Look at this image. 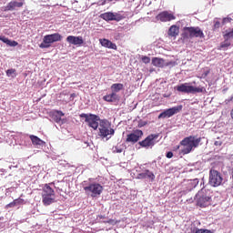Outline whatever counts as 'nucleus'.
I'll return each instance as SVG.
<instances>
[{
    "mask_svg": "<svg viewBox=\"0 0 233 233\" xmlns=\"http://www.w3.org/2000/svg\"><path fill=\"white\" fill-rule=\"evenodd\" d=\"M167 35L169 37H177L179 35V27L176 25H171L168 29Z\"/></svg>",
    "mask_w": 233,
    "mask_h": 233,
    "instance_id": "obj_19",
    "label": "nucleus"
},
{
    "mask_svg": "<svg viewBox=\"0 0 233 233\" xmlns=\"http://www.w3.org/2000/svg\"><path fill=\"white\" fill-rule=\"evenodd\" d=\"M116 97H117V95L116 93H111L109 95L104 96L103 99L104 101H107V103H112L116 101Z\"/></svg>",
    "mask_w": 233,
    "mask_h": 233,
    "instance_id": "obj_25",
    "label": "nucleus"
},
{
    "mask_svg": "<svg viewBox=\"0 0 233 233\" xmlns=\"http://www.w3.org/2000/svg\"><path fill=\"white\" fill-rule=\"evenodd\" d=\"M0 41H3L5 45H10V39L6 38V36H0Z\"/></svg>",
    "mask_w": 233,
    "mask_h": 233,
    "instance_id": "obj_35",
    "label": "nucleus"
},
{
    "mask_svg": "<svg viewBox=\"0 0 233 233\" xmlns=\"http://www.w3.org/2000/svg\"><path fill=\"white\" fill-rule=\"evenodd\" d=\"M98 130V136L102 137V139L106 138V141H108V139H110V137L116 134V130L112 128L108 120H100Z\"/></svg>",
    "mask_w": 233,
    "mask_h": 233,
    "instance_id": "obj_2",
    "label": "nucleus"
},
{
    "mask_svg": "<svg viewBox=\"0 0 233 233\" xmlns=\"http://www.w3.org/2000/svg\"><path fill=\"white\" fill-rule=\"evenodd\" d=\"M63 116H65V113L59 110H56L51 114V117L55 123H61V117H63Z\"/></svg>",
    "mask_w": 233,
    "mask_h": 233,
    "instance_id": "obj_20",
    "label": "nucleus"
},
{
    "mask_svg": "<svg viewBox=\"0 0 233 233\" xmlns=\"http://www.w3.org/2000/svg\"><path fill=\"white\" fill-rule=\"evenodd\" d=\"M69 45H75L76 46H81L85 41L83 40V36H74L68 35L66 39Z\"/></svg>",
    "mask_w": 233,
    "mask_h": 233,
    "instance_id": "obj_13",
    "label": "nucleus"
},
{
    "mask_svg": "<svg viewBox=\"0 0 233 233\" xmlns=\"http://www.w3.org/2000/svg\"><path fill=\"white\" fill-rule=\"evenodd\" d=\"M221 27V22L220 21H216L214 24V29L217 30L218 28Z\"/></svg>",
    "mask_w": 233,
    "mask_h": 233,
    "instance_id": "obj_38",
    "label": "nucleus"
},
{
    "mask_svg": "<svg viewBox=\"0 0 233 233\" xmlns=\"http://www.w3.org/2000/svg\"><path fill=\"white\" fill-rule=\"evenodd\" d=\"M208 184L210 187H221L223 184V175L214 168L209 170Z\"/></svg>",
    "mask_w": 233,
    "mask_h": 233,
    "instance_id": "obj_6",
    "label": "nucleus"
},
{
    "mask_svg": "<svg viewBox=\"0 0 233 233\" xmlns=\"http://www.w3.org/2000/svg\"><path fill=\"white\" fill-rule=\"evenodd\" d=\"M56 201V196H42V203L45 207L52 205Z\"/></svg>",
    "mask_w": 233,
    "mask_h": 233,
    "instance_id": "obj_22",
    "label": "nucleus"
},
{
    "mask_svg": "<svg viewBox=\"0 0 233 233\" xmlns=\"http://www.w3.org/2000/svg\"><path fill=\"white\" fill-rule=\"evenodd\" d=\"M154 139H157V135L151 134L147 136L144 140L138 142V145L143 148H148V147H154Z\"/></svg>",
    "mask_w": 233,
    "mask_h": 233,
    "instance_id": "obj_11",
    "label": "nucleus"
},
{
    "mask_svg": "<svg viewBox=\"0 0 233 233\" xmlns=\"http://www.w3.org/2000/svg\"><path fill=\"white\" fill-rule=\"evenodd\" d=\"M215 147H221L223 145V142H221V140H217L214 143Z\"/></svg>",
    "mask_w": 233,
    "mask_h": 233,
    "instance_id": "obj_43",
    "label": "nucleus"
},
{
    "mask_svg": "<svg viewBox=\"0 0 233 233\" xmlns=\"http://www.w3.org/2000/svg\"><path fill=\"white\" fill-rule=\"evenodd\" d=\"M228 46H230V42H228V39H225V41L220 45V48H228Z\"/></svg>",
    "mask_w": 233,
    "mask_h": 233,
    "instance_id": "obj_33",
    "label": "nucleus"
},
{
    "mask_svg": "<svg viewBox=\"0 0 233 233\" xmlns=\"http://www.w3.org/2000/svg\"><path fill=\"white\" fill-rule=\"evenodd\" d=\"M157 21H161L162 23H167L168 21H174V19H176V16L173 14L168 13V11H163L157 15Z\"/></svg>",
    "mask_w": 233,
    "mask_h": 233,
    "instance_id": "obj_12",
    "label": "nucleus"
},
{
    "mask_svg": "<svg viewBox=\"0 0 233 233\" xmlns=\"http://www.w3.org/2000/svg\"><path fill=\"white\" fill-rule=\"evenodd\" d=\"M101 19H104V21H114V13L107 12L100 15Z\"/></svg>",
    "mask_w": 233,
    "mask_h": 233,
    "instance_id": "obj_24",
    "label": "nucleus"
},
{
    "mask_svg": "<svg viewBox=\"0 0 233 233\" xmlns=\"http://www.w3.org/2000/svg\"><path fill=\"white\" fill-rule=\"evenodd\" d=\"M84 190L86 196H90L91 198H99V196L103 194V186L97 182H95L84 187Z\"/></svg>",
    "mask_w": 233,
    "mask_h": 233,
    "instance_id": "obj_5",
    "label": "nucleus"
},
{
    "mask_svg": "<svg viewBox=\"0 0 233 233\" xmlns=\"http://www.w3.org/2000/svg\"><path fill=\"white\" fill-rule=\"evenodd\" d=\"M197 205L201 208H206V207H209L212 203V198L208 196V191L205 188L200 189L197 196Z\"/></svg>",
    "mask_w": 233,
    "mask_h": 233,
    "instance_id": "obj_4",
    "label": "nucleus"
},
{
    "mask_svg": "<svg viewBox=\"0 0 233 233\" xmlns=\"http://www.w3.org/2000/svg\"><path fill=\"white\" fill-rule=\"evenodd\" d=\"M25 3L17 2V1H11L7 4V5L4 8L5 12L15 10V8H21Z\"/></svg>",
    "mask_w": 233,
    "mask_h": 233,
    "instance_id": "obj_14",
    "label": "nucleus"
},
{
    "mask_svg": "<svg viewBox=\"0 0 233 233\" xmlns=\"http://www.w3.org/2000/svg\"><path fill=\"white\" fill-rule=\"evenodd\" d=\"M42 196H56V191L51 188L50 185L46 184L42 189Z\"/></svg>",
    "mask_w": 233,
    "mask_h": 233,
    "instance_id": "obj_21",
    "label": "nucleus"
},
{
    "mask_svg": "<svg viewBox=\"0 0 233 233\" xmlns=\"http://www.w3.org/2000/svg\"><path fill=\"white\" fill-rule=\"evenodd\" d=\"M17 45H19V43H17L16 41H11L10 40V43H9V46H17Z\"/></svg>",
    "mask_w": 233,
    "mask_h": 233,
    "instance_id": "obj_42",
    "label": "nucleus"
},
{
    "mask_svg": "<svg viewBox=\"0 0 233 233\" xmlns=\"http://www.w3.org/2000/svg\"><path fill=\"white\" fill-rule=\"evenodd\" d=\"M114 151L116 152L117 154H121V152H123V148H121V147L119 146H116Z\"/></svg>",
    "mask_w": 233,
    "mask_h": 233,
    "instance_id": "obj_39",
    "label": "nucleus"
},
{
    "mask_svg": "<svg viewBox=\"0 0 233 233\" xmlns=\"http://www.w3.org/2000/svg\"><path fill=\"white\" fill-rule=\"evenodd\" d=\"M166 157H167V159H172V157H174V153L168 151L166 155Z\"/></svg>",
    "mask_w": 233,
    "mask_h": 233,
    "instance_id": "obj_41",
    "label": "nucleus"
},
{
    "mask_svg": "<svg viewBox=\"0 0 233 233\" xmlns=\"http://www.w3.org/2000/svg\"><path fill=\"white\" fill-rule=\"evenodd\" d=\"M14 207H16L15 200L6 205V208H14Z\"/></svg>",
    "mask_w": 233,
    "mask_h": 233,
    "instance_id": "obj_40",
    "label": "nucleus"
},
{
    "mask_svg": "<svg viewBox=\"0 0 233 233\" xmlns=\"http://www.w3.org/2000/svg\"><path fill=\"white\" fill-rule=\"evenodd\" d=\"M232 19L230 17H225L222 20V25H227V23H230Z\"/></svg>",
    "mask_w": 233,
    "mask_h": 233,
    "instance_id": "obj_37",
    "label": "nucleus"
},
{
    "mask_svg": "<svg viewBox=\"0 0 233 233\" xmlns=\"http://www.w3.org/2000/svg\"><path fill=\"white\" fill-rule=\"evenodd\" d=\"M175 90L183 94H201L203 87H194V86H189L188 83H184L175 86Z\"/></svg>",
    "mask_w": 233,
    "mask_h": 233,
    "instance_id": "obj_7",
    "label": "nucleus"
},
{
    "mask_svg": "<svg viewBox=\"0 0 233 233\" xmlns=\"http://www.w3.org/2000/svg\"><path fill=\"white\" fill-rule=\"evenodd\" d=\"M99 218L100 219H105V216L101 215V216H99Z\"/></svg>",
    "mask_w": 233,
    "mask_h": 233,
    "instance_id": "obj_44",
    "label": "nucleus"
},
{
    "mask_svg": "<svg viewBox=\"0 0 233 233\" xmlns=\"http://www.w3.org/2000/svg\"><path fill=\"white\" fill-rule=\"evenodd\" d=\"M182 37L183 39H192L193 37H199L200 39H203L205 37V34L199 26H185L183 28Z\"/></svg>",
    "mask_w": 233,
    "mask_h": 233,
    "instance_id": "obj_3",
    "label": "nucleus"
},
{
    "mask_svg": "<svg viewBox=\"0 0 233 233\" xmlns=\"http://www.w3.org/2000/svg\"><path fill=\"white\" fill-rule=\"evenodd\" d=\"M199 143H201V137L196 138V136H189L185 137L180 142L181 147H184L181 149V154H183V156L190 154L194 148H198V147H199Z\"/></svg>",
    "mask_w": 233,
    "mask_h": 233,
    "instance_id": "obj_1",
    "label": "nucleus"
},
{
    "mask_svg": "<svg viewBox=\"0 0 233 233\" xmlns=\"http://www.w3.org/2000/svg\"><path fill=\"white\" fill-rule=\"evenodd\" d=\"M16 70L14 68L8 69L6 71V76L7 77H12V76H15Z\"/></svg>",
    "mask_w": 233,
    "mask_h": 233,
    "instance_id": "obj_30",
    "label": "nucleus"
},
{
    "mask_svg": "<svg viewBox=\"0 0 233 233\" xmlns=\"http://www.w3.org/2000/svg\"><path fill=\"white\" fill-rule=\"evenodd\" d=\"M183 110V106H177L165 110L164 112L160 113L158 116V119H165L167 117H172V116H176V114H179Z\"/></svg>",
    "mask_w": 233,
    "mask_h": 233,
    "instance_id": "obj_9",
    "label": "nucleus"
},
{
    "mask_svg": "<svg viewBox=\"0 0 233 233\" xmlns=\"http://www.w3.org/2000/svg\"><path fill=\"white\" fill-rule=\"evenodd\" d=\"M15 205L17 207V205H24L25 204V199L23 198H16L14 200Z\"/></svg>",
    "mask_w": 233,
    "mask_h": 233,
    "instance_id": "obj_34",
    "label": "nucleus"
},
{
    "mask_svg": "<svg viewBox=\"0 0 233 233\" xmlns=\"http://www.w3.org/2000/svg\"><path fill=\"white\" fill-rule=\"evenodd\" d=\"M147 177H148V179H152V181H154L156 176L154 175V173L150 172V170H148V169H147L145 172H142L137 175L138 179H147Z\"/></svg>",
    "mask_w": 233,
    "mask_h": 233,
    "instance_id": "obj_18",
    "label": "nucleus"
},
{
    "mask_svg": "<svg viewBox=\"0 0 233 233\" xmlns=\"http://www.w3.org/2000/svg\"><path fill=\"white\" fill-rule=\"evenodd\" d=\"M104 223H108L109 225H117V223H121V220H116V219L110 218L107 221H104Z\"/></svg>",
    "mask_w": 233,
    "mask_h": 233,
    "instance_id": "obj_31",
    "label": "nucleus"
},
{
    "mask_svg": "<svg viewBox=\"0 0 233 233\" xmlns=\"http://www.w3.org/2000/svg\"><path fill=\"white\" fill-rule=\"evenodd\" d=\"M49 37H51V41H53V43H57L63 40V35L59 33L51 34L49 35Z\"/></svg>",
    "mask_w": 233,
    "mask_h": 233,
    "instance_id": "obj_26",
    "label": "nucleus"
},
{
    "mask_svg": "<svg viewBox=\"0 0 233 233\" xmlns=\"http://www.w3.org/2000/svg\"><path fill=\"white\" fill-rule=\"evenodd\" d=\"M53 40L49 36V35H46L43 38V42L39 45L40 48H50L52 46Z\"/></svg>",
    "mask_w": 233,
    "mask_h": 233,
    "instance_id": "obj_17",
    "label": "nucleus"
},
{
    "mask_svg": "<svg viewBox=\"0 0 233 233\" xmlns=\"http://www.w3.org/2000/svg\"><path fill=\"white\" fill-rule=\"evenodd\" d=\"M232 38H233V28L231 31H229L224 35V39L228 40V39H232Z\"/></svg>",
    "mask_w": 233,
    "mask_h": 233,
    "instance_id": "obj_32",
    "label": "nucleus"
},
{
    "mask_svg": "<svg viewBox=\"0 0 233 233\" xmlns=\"http://www.w3.org/2000/svg\"><path fill=\"white\" fill-rule=\"evenodd\" d=\"M125 19V15L120 13H113V21H123Z\"/></svg>",
    "mask_w": 233,
    "mask_h": 233,
    "instance_id": "obj_28",
    "label": "nucleus"
},
{
    "mask_svg": "<svg viewBox=\"0 0 233 233\" xmlns=\"http://www.w3.org/2000/svg\"><path fill=\"white\" fill-rule=\"evenodd\" d=\"M81 117H85L86 123H87L88 127L93 128V130L99 128V121L101 122L99 116L94 114H82Z\"/></svg>",
    "mask_w": 233,
    "mask_h": 233,
    "instance_id": "obj_8",
    "label": "nucleus"
},
{
    "mask_svg": "<svg viewBox=\"0 0 233 233\" xmlns=\"http://www.w3.org/2000/svg\"><path fill=\"white\" fill-rule=\"evenodd\" d=\"M143 137V131L140 129L133 130L132 133L127 135L126 143L136 145L139 139Z\"/></svg>",
    "mask_w": 233,
    "mask_h": 233,
    "instance_id": "obj_10",
    "label": "nucleus"
},
{
    "mask_svg": "<svg viewBox=\"0 0 233 233\" xmlns=\"http://www.w3.org/2000/svg\"><path fill=\"white\" fill-rule=\"evenodd\" d=\"M153 66H157V68H165V66H168V63L165 62V59L159 57L152 58Z\"/></svg>",
    "mask_w": 233,
    "mask_h": 233,
    "instance_id": "obj_15",
    "label": "nucleus"
},
{
    "mask_svg": "<svg viewBox=\"0 0 233 233\" xmlns=\"http://www.w3.org/2000/svg\"><path fill=\"white\" fill-rule=\"evenodd\" d=\"M30 139L35 146H43L45 145V141H43L41 138H39L37 136L30 135Z\"/></svg>",
    "mask_w": 233,
    "mask_h": 233,
    "instance_id": "obj_23",
    "label": "nucleus"
},
{
    "mask_svg": "<svg viewBox=\"0 0 233 233\" xmlns=\"http://www.w3.org/2000/svg\"><path fill=\"white\" fill-rule=\"evenodd\" d=\"M142 62L145 65H148V63H150V57H148V56H142Z\"/></svg>",
    "mask_w": 233,
    "mask_h": 233,
    "instance_id": "obj_36",
    "label": "nucleus"
},
{
    "mask_svg": "<svg viewBox=\"0 0 233 233\" xmlns=\"http://www.w3.org/2000/svg\"><path fill=\"white\" fill-rule=\"evenodd\" d=\"M99 43L105 48H110L111 50H117V46L106 38L99 39Z\"/></svg>",
    "mask_w": 233,
    "mask_h": 233,
    "instance_id": "obj_16",
    "label": "nucleus"
},
{
    "mask_svg": "<svg viewBox=\"0 0 233 233\" xmlns=\"http://www.w3.org/2000/svg\"><path fill=\"white\" fill-rule=\"evenodd\" d=\"M123 88H124L123 84H113L111 86V90H112L113 93L120 92V90H123Z\"/></svg>",
    "mask_w": 233,
    "mask_h": 233,
    "instance_id": "obj_27",
    "label": "nucleus"
},
{
    "mask_svg": "<svg viewBox=\"0 0 233 233\" xmlns=\"http://www.w3.org/2000/svg\"><path fill=\"white\" fill-rule=\"evenodd\" d=\"M191 233H212L210 229L197 228L191 229Z\"/></svg>",
    "mask_w": 233,
    "mask_h": 233,
    "instance_id": "obj_29",
    "label": "nucleus"
}]
</instances>
